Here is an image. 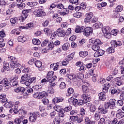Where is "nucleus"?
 Listing matches in <instances>:
<instances>
[{
	"mask_svg": "<svg viewBox=\"0 0 124 124\" xmlns=\"http://www.w3.org/2000/svg\"><path fill=\"white\" fill-rule=\"evenodd\" d=\"M31 10L30 9L23 10L20 19L22 21H24V20L27 19V17L29 16V13H31Z\"/></svg>",
	"mask_w": 124,
	"mask_h": 124,
	"instance_id": "obj_2",
	"label": "nucleus"
},
{
	"mask_svg": "<svg viewBox=\"0 0 124 124\" xmlns=\"http://www.w3.org/2000/svg\"><path fill=\"white\" fill-rule=\"evenodd\" d=\"M28 27V28H31L32 27H33V24L32 23H29L27 25H26V27H23V26H20L19 27L20 29L21 30H23V29H25V30H27V27Z\"/></svg>",
	"mask_w": 124,
	"mask_h": 124,
	"instance_id": "obj_46",
	"label": "nucleus"
},
{
	"mask_svg": "<svg viewBox=\"0 0 124 124\" xmlns=\"http://www.w3.org/2000/svg\"><path fill=\"white\" fill-rule=\"evenodd\" d=\"M69 13L66 12L65 10H64V12H60L61 15L62 16H68L69 15Z\"/></svg>",
	"mask_w": 124,
	"mask_h": 124,
	"instance_id": "obj_63",
	"label": "nucleus"
},
{
	"mask_svg": "<svg viewBox=\"0 0 124 124\" xmlns=\"http://www.w3.org/2000/svg\"><path fill=\"white\" fill-rule=\"evenodd\" d=\"M104 34L106 38H108L109 39L111 37V33H110V32H108Z\"/></svg>",
	"mask_w": 124,
	"mask_h": 124,
	"instance_id": "obj_61",
	"label": "nucleus"
},
{
	"mask_svg": "<svg viewBox=\"0 0 124 124\" xmlns=\"http://www.w3.org/2000/svg\"><path fill=\"white\" fill-rule=\"evenodd\" d=\"M30 115L31 116L29 118L30 121L33 122L36 121V119H37L38 117H39V112L36 111L34 113H31Z\"/></svg>",
	"mask_w": 124,
	"mask_h": 124,
	"instance_id": "obj_4",
	"label": "nucleus"
},
{
	"mask_svg": "<svg viewBox=\"0 0 124 124\" xmlns=\"http://www.w3.org/2000/svg\"><path fill=\"white\" fill-rule=\"evenodd\" d=\"M104 53L105 51L102 49H100L98 51H96L94 54V57L95 58H98V57H100L101 56H103L104 55Z\"/></svg>",
	"mask_w": 124,
	"mask_h": 124,
	"instance_id": "obj_14",
	"label": "nucleus"
},
{
	"mask_svg": "<svg viewBox=\"0 0 124 124\" xmlns=\"http://www.w3.org/2000/svg\"><path fill=\"white\" fill-rule=\"evenodd\" d=\"M47 96V93L43 91L42 92H39V99H42L44 97H46Z\"/></svg>",
	"mask_w": 124,
	"mask_h": 124,
	"instance_id": "obj_22",
	"label": "nucleus"
},
{
	"mask_svg": "<svg viewBox=\"0 0 124 124\" xmlns=\"http://www.w3.org/2000/svg\"><path fill=\"white\" fill-rule=\"evenodd\" d=\"M81 98H83V102L84 103H88L91 101V97L88 96V94L84 93L81 95Z\"/></svg>",
	"mask_w": 124,
	"mask_h": 124,
	"instance_id": "obj_11",
	"label": "nucleus"
},
{
	"mask_svg": "<svg viewBox=\"0 0 124 124\" xmlns=\"http://www.w3.org/2000/svg\"><path fill=\"white\" fill-rule=\"evenodd\" d=\"M10 111H13L15 114H18V113H20V111H21V113L22 112H24V113H26V111H24V109L22 108H20L19 110L18 109V108H11Z\"/></svg>",
	"mask_w": 124,
	"mask_h": 124,
	"instance_id": "obj_20",
	"label": "nucleus"
},
{
	"mask_svg": "<svg viewBox=\"0 0 124 124\" xmlns=\"http://www.w3.org/2000/svg\"><path fill=\"white\" fill-rule=\"evenodd\" d=\"M53 75H54V72H48L47 73V75L46 77V79H50L51 77H53Z\"/></svg>",
	"mask_w": 124,
	"mask_h": 124,
	"instance_id": "obj_49",
	"label": "nucleus"
},
{
	"mask_svg": "<svg viewBox=\"0 0 124 124\" xmlns=\"http://www.w3.org/2000/svg\"><path fill=\"white\" fill-rule=\"evenodd\" d=\"M66 87V84H65V83L64 82H62L60 85V88L61 89V90H63L64 89H65Z\"/></svg>",
	"mask_w": 124,
	"mask_h": 124,
	"instance_id": "obj_53",
	"label": "nucleus"
},
{
	"mask_svg": "<svg viewBox=\"0 0 124 124\" xmlns=\"http://www.w3.org/2000/svg\"><path fill=\"white\" fill-rule=\"evenodd\" d=\"M72 109V107H71V106H69L68 107H66L63 110L64 111V113H65V112H69V111H71V110Z\"/></svg>",
	"mask_w": 124,
	"mask_h": 124,
	"instance_id": "obj_50",
	"label": "nucleus"
},
{
	"mask_svg": "<svg viewBox=\"0 0 124 124\" xmlns=\"http://www.w3.org/2000/svg\"><path fill=\"white\" fill-rule=\"evenodd\" d=\"M116 102L117 101L114 99H110L108 102L105 104V108H110V109H114L116 106Z\"/></svg>",
	"mask_w": 124,
	"mask_h": 124,
	"instance_id": "obj_1",
	"label": "nucleus"
},
{
	"mask_svg": "<svg viewBox=\"0 0 124 124\" xmlns=\"http://www.w3.org/2000/svg\"><path fill=\"white\" fill-rule=\"evenodd\" d=\"M70 46V45L69 44V43H66L64 44L62 46V49L64 51H66L69 49V47Z\"/></svg>",
	"mask_w": 124,
	"mask_h": 124,
	"instance_id": "obj_27",
	"label": "nucleus"
},
{
	"mask_svg": "<svg viewBox=\"0 0 124 124\" xmlns=\"http://www.w3.org/2000/svg\"><path fill=\"white\" fill-rule=\"evenodd\" d=\"M1 83L6 89H10V88H11V84H10V82H9L7 78H4V79L1 81Z\"/></svg>",
	"mask_w": 124,
	"mask_h": 124,
	"instance_id": "obj_6",
	"label": "nucleus"
},
{
	"mask_svg": "<svg viewBox=\"0 0 124 124\" xmlns=\"http://www.w3.org/2000/svg\"><path fill=\"white\" fill-rule=\"evenodd\" d=\"M18 64L20 65V63H17L16 61H11L10 62V65L12 68H14L16 66H18Z\"/></svg>",
	"mask_w": 124,
	"mask_h": 124,
	"instance_id": "obj_26",
	"label": "nucleus"
},
{
	"mask_svg": "<svg viewBox=\"0 0 124 124\" xmlns=\"http://www.w3.org/2000/svg\"><path fill=\"white\" fill-rule=\"evenodd\" d=\"M42 102L45 104V105H47L49 103V100L48 99L43 98L42 99Z\"/></svg>",
	"mask_w": 124,
	"mask_h": 124,
	"instance_id": "obj_60",
	"label": "nucleus"
},
{
	"mask_svg": "<svg viewBox=\"0 0 124 124\" xmlns=\"http://www.w3.org/2000/svg\"><path fill=\"white\" fill-rule=\"evenodd\" d=\"M93 28H95V29H99V28H101V27H102V23L100 22H97L93 25Z\"/></svg>",
	"mask_w": 124,
	"mask_h": 124,
	"instance_id": "obj_43",
	"label": "nucleus"
},
{
	"mask_svg": "<svg viewBox=\"0 0 124 124\" xmlns=\"http://www.w3.org/2000/svg\"><path fill=\"white\" fill-rule=\"evenodd\" d=\"M99 99L102 101H105L106 100V94L105 93H103L102 92L98 94Z\"/></svg>",
	"mask_w": 124,
	"mask_h": 124,
	"instance_id": "obj_16",
	"label": "nucleus"
},
{
	"mask_svg": "<svg viewBox=\"0 0 124 124\" xmlns=\"http://www.w3.org/2000/svg\"><path fill=\"white\" fill-rule=\"evenodd\" d=\"M48 42H49V40H48V39L45 40L44 41H43V43L41 44V46L44 47L45 46H46V45L48 44Z\"/></svg>",
	"mask_w": 124,
	"mask_h": 124,
	"instance_id": "obj_58",
	"label": "nucleus"
},
{
	"mask_svg": "<svg viewBox=\"0 0 124 124\" xmlns=\"http://www.w3.org/2000/svg\"><path fill=\"white\" fill-rule=\"evenodd\" d=\"M32 43L34 45H40L41 42L38 39H33Z\"/></svg>",
	"mask_w": 124,
	"mask_h": 124,
	"instance_id": "obj_35",
	"label": "nucleus"
},
{
	"mask_svg": "<svg viewBox=\"0 0 124 124\" xmlns=\"http://www.w3.org/2000/svg\"><path fill=\"white\" fill-rule=\"evenodd\" d=\"M86 86V85H83L82 86V92H83V93H89V83H87Z\"/></svg>",
	"mask_w": 124,
	"mask_h": 124,
	"instance_id": "obj_23",
	"label": "nucleus"
},
{
	"mask_svg": "<svg viewBox=\"0 0 124 124\" xmlns=\"http://www.w3.org/2000/svg\"><path fill=\"white\" fill-rule=\"evenodd\" d=\"M63 101V98L62 97H55L52 100V103L54 104H56V103H59V102H62Z\"/></svg>",
	"mask_w": 124,
	"mask_h": 124,
	"instance_id": "obj_17",
	"label": "nucleus"
},
{
	"mask_svg": "<svg viewBox=\"0 0 124 124\" xmlns=\"http://www.w3.org/2000/svg\"><path fill=\"white\" fill-rule=\"evenodd\" d=\"M85 31V28L84 26H78L75 29V32L77 33H81V32H84Z\"/></svg>",
	"mask_w": 124,
	"mask_h": 124,
	"instance_id": "obj_13",
	"label": "nucleus"
},
{
	"mask_svg": "<svg viewBox=\"0 0 124 124\" xmlns=\"http://www.w3.org/2000/svg\"><path fill=\"white\" fill-rule=\"evenodd\" d=\"M55 80H57V76H52L50 78L47 79V81L49 83H53Z\"/></svg>",
	"mask_w": 124,
	"mask_h": 124,
	"instance_id": "obj_39",
	"label": "nucleus"
},
{
	"mask_svg": "<svg viewBox=\"0 0 124 124\" xmlns=\"http://www.w3.org/2000/svg\"><path fill=\"white\" fill-rule=\"evenodd\" d=\"M109 29L110 28L108 26L103 27L102 28V31L104 34H105V33H107V32H110Z\"/></svg>",
	"mask_w": 124,
	"mask_h": 124,
	"instance_id": "obj_29",
	"label": "nucleus"
},
{
	"mask_svg": "<svg viewBox=\"0 0 124 124\" xmlns=\"http://www.w3.org/2000/svg\"><path fill=\"white\" fill-rule=\"evenodd\" d=\"M83 16V14L81 12H77L74 14V17L75 18H81Z\"/></svg>",
	"mask_w": 124,
	"mask_h": 124,
	"instance_id": "obj_45",
	"label": "nucleus"
},
{
	"mask_svg": "<svg viewBox=\"0 0 124 124\" xmlns=\"http://www.w3.org/2000/svg\"><path fill=\"white\" fill-rule=\"evenodd\" d=\"M74 7H73V6L72 5H70L68 6V8H65V11H66V12L69 13L71 12L72 10H73Z\"/></svg>",
	"mask_w": 124,
	"mask_h": 124,
	"instance_id": "obj_41",
	"label": "nucleus"
},
{
	"mask_svg": "<svg viewBox=\"0 0 124 124\" xmlns=\"http://www.w3.org/2000/svg\"><path fill=\"white\" fill-rule=\"evenodd\" d=\"M108 108H98V110L99 111V113H101V114H107L108 113Z\"/></svg>",
	"mask_w": 124,
	"mask_h": 124,
	"instance_id": "obj_18",
	"label": "nucleus"
},
{
	"mask_svg": "<svg viewBox=\"0 0 124 124\" xmlns=\"http://www.w3.org/2000/svg\"><path fill=\"white\" fill-rule=\"evenodd\" d=\"M16 6L18 7L19 9L22 10V9H24V7H26V4L24 3H17L16 4Z\"/></svg>",
	"mask_w": 124,
	"mask_h": 124,
	"instance_id": "obj_38",
	"label": "nucleus"
},
{
	"mask_svg": "<svg viewBox=\"0 0 124 124\" xmlns=\"http://www.w3.org/2000/svg\"><path fill=\"white\" fill-rule=\"evenodd\" d=\"M89 42L99 45V46L100 45V44H101V41H100L99 39L95 40L93 38L89 40Z\"/></svg>",
	"mask_w": 124,
	"mask_h": 124,
	"instance_id": "obj_19",
	"label": "nucleus"
},
{
	"mask_svg": "<svg viewBox=\"0 0 124 124\" xmlns=\"http://www.w3.org/2000/svg\"><path fill=\"white\" fill-rule=\"evenodd\" d=\"M68 78L70 79V80L74 81L75 79H77V76H76L75 74H71L68 76Z\"/></svg>",
	"mask_w": 124,
	"mask_h": 124,
	"instance_id": "obj_33",
	"label": "nucleus"
},
{
	"mask_svg": "<svg viewBox=\"0 0 124 124\" xmlns=\"http://www.w3.org/2000/svg\"><path fill=\"white\" fill-rule=\"evenodd\" d=\"M19 86V83L17 81H14L12 83V86L14 87L15 88H17Z\"/></svg>",
	"mask_w": 124,
	"mask_h": 124,
	"instance_id": "obj_55",
	"label": "nucleus"
},
{
	"mask_svg": "<svg viewBox=\"0 0 124 124\" xmlns=\"http://www.w3.org/2000/svg\"><path fill=\"white\" fill-rule=\"evenodd\" d=\"M35 65L36 66V67L40 68L41 66H42V62H41L40 61H36L35 62Z\"/></svg>",
	"mask_w": 124,
	"mask_h": 124,
	"instance_id": "obj_47",
	"label": "nucleus"
},
{
	"mask_svg": "<svg viewBox=\"0 0 124 124\" xmlns=\"http://www.w3.org/2000/svg\"><path fill=\"white\" fill-rule=\"evenodd\" d=\"M77 79H81V80H82V79H84V74L78 73L77 76Z\"/></svg>",
	"mask_w": 124,
	"mask_h": 124,
	"instance_id": "obj_52",
	"label": "nucleus"
},
{
	"mask_svg": "<svg viewBox=\"0 0 124 124\" xmlns=\"http://www.w3.org/2000/svg\"><path fill=\"white\" fill-rule=\"evenodd\" d=\"M88 55V51H81L79 52V56L81 58H85Z\"/></svg>",
	"mask_w": 124,
	"mask_h": 124,
	"instance_id": "obj_32",
	"label": "nucleus"
},
{
	"mask_svg": "<svg viewBox=\"0 0 124 124\" xmlns=\"http://www.w3.org/2000/svg\"><path fill=\"white\" fill-rule=\"evenodd\" d=\"M55 111L59 112L60 117H64V110L60 106L54 107Z\"/></svg>",
	"mask_w": 124,
	"mask_h": 124,
	"instance_id": "obj_7",
	"label": "nucleus"
},
{
	"mask_svg": "<svg viewBox=\"0 0 124 124\" xmlns=\"http://www.w3.org/2000/svg\"><path fill=\"white\" fill-rule=\"evenodd\" d=\"M91 33H93V28L90 27L85 28L83 32V35L85 36H90Z\"/></svg>",
	"mask_w": 124,
	"mask_h": 124,
	"instance_id": "obj_8",
	"label": "nucleus"
},
{
	"mask_svg": "<svg viewBox=\"0 0 124 124\" xmlns=\"http://www.w3.org/2000/svg\"><path fill=\"white\" fill-rule=\"evenodd\" d=\"M84 120L85 124H94V122L91 121V120H90V118L88 117H86Z\"/></svg>",
	"mask_w": 124,
	"mask_h": 124,
	"instance_id": "obj_36",
	"label": "nucleus"
},
{
	"mask_svg": "<svg viewBox=\"0 0 124 124\" xmlns=\"http://www.w3.org/2000/svg\"><path fill=\"white\" fill-rule=\"evenodd\" d=\"M93 13H89L88 14H86L85 16L87 19H89L90 20H91V19L93 18Z\"/></svg>",
	"mask_w": 124,
	"mask_h": 124,
	"instance_id": "obj_51",
	"label": "nucleus"
},
{
	"mask_svg": "<svg viewBox=\"0 0 124 124\" xmlns=\"http://www.w3.org/2000/svg\"><path fill=\"white\" fill-rule=\"evenodd\" d=\"M123 6L118 5L115 9L116 11L117 12H121V11H123Z\"/></svg>",
	"mask_w": 124,
	"mask_h": 124,
	"instance_id": "obj_54",
	"label": "nucleus"
},
{
	"mask_svg": "<svg viewBox=\"0 0 124 124\" xmlns=\"http://www.w3.org/2000/svg\"><path fill=\"white\" fill-rule=\"evenodd\" d=\"M30 79V77H29V75L28 74H25L24 75H23L21 77L20 83L21 84H23V85H25V86H28V84H27L29 82V80Z\"/></svg>",
	"mask_w": 124,
	"mask_h": 124,
	"instance_id": "obj_3",
	"label": "nucleus"
},
{
	"mask_svg": "<svg viewBox=\"0 0 124 124\" xmlns=\"http://www.w3.org/2000/svg\"><path fill=\"white\" fill-rule=\"evenodd\" d=\"M59 37H64L65 36V32L62 28H59L56 31Z\"/></svg>",
	"mask_w": 124,
	"mask_h": 124,
	"instance_id": "obj_10",
	"label": "nucleus"
},
{
	"mask_svg": "<svg viewBox=\"0 0 124 124\" xmlns=\"http://www.w3.org/2000/svg\"><path fill=\"white\" fill-rule=\"evenodd\" d=\"M93 118L95 121H98L100 119V116H99V112H96L95 113Z\"/></svg>",
	"mask_w": 124,
	"mask_h": 124,
	"instance_id": "obj_40",
	"label": "nucleus"
},
{
	"mask_svg": "<svg viewBox=\"0 0 124 124\" xmlns=\"http://www.w3.org/2000/svg\"><path fill=\"white\" fill-rule=\"evenodd\" d=\"M34 15L38 17H42L46 15V13L42 11V9H38L33 12Z\"/></svg>",
	"mask_w": 124,
	"mask_h": 124,
	"instance_id": "obj_5",
	"label": "nucleus"
},
{
	"mask_svg": "<svg viewBox=\"0 0 124 124\" xmlns=\"http://www.w3.org/2000/svg\"><path fill=\"white\" fill-rule=\"evenodd\" d=\"M10 21L11 24H16V23L18 22V18H17L16 17L12 18L10 19Z\"/></svg>",
	"mask_w": 124,
	"mask_h": 124,
	"instance_id": "obj_48",
	"label": "nucleus"
},
{
	"mask_svg": "<svg viewBox=\"0 0 124 124\" xmlns=\"http://www.w3.org/2000/svg\"><path fill=\"white\" fill-rule=\"evenodd\" d=\"M9 70H10V68H9V67H8L7 68V67L3 66V68L1 70V72H5V71H9Z\"/></svg>",
	"mask_w": 124,
	"mask_h": 124,
	"instance_id": "obj_59",
	"label": "nucleus"
},
{
	"mask_svg": "<svg viewBox=\"0 0 124 124\" xmlns=\"http://www.w3.org/2000/svg\"><path fill=\"white\" fill-rule=\"evenodd\" d=\"M90 111H91L92 113H93V112H95V110H96V107L95 106H91L90 107Z\"/></svg>",
	"mask_w": 124,
	"mask_h": 124,
	"instance_id": "obj_56",
	"label": "nucleus"
},
{
	"mask_svg": "<svg viewBox=\"0 0 124 124\" xmlns=\"http://www.w3.org/2000/svg\"><path fill=\"white\" fill-rule=\"evenodd\" d=\"M64 121V117L56 116L54 120V124H60L61 123H62Z\"/></svg>",
	"mask_w": 124,
	"mask_h": 124,
	"instance_id": "obj_9",
	"label": "nucleus"
},
{
	"mask_svg": "<svg viewBox=\"0 0 124 124\" xmlns=\"http://www.w3.org/2000/svg\"><path fill=\"white\" fill-rule=\"evenodd\" d=\"M17 40L19 42H22L23 43L27 40V39L26 38V37L24 36H19L17 38Z\"/></svg>",
	"mask_w": 124,
	"mask_h": 124,
	"instance_id": "obj_30",
	"label": "nucleus"
},
{
	"mask_svg": "<svg viewBox=\"0 0 124 124\" xmlns=\"http://www.w3.org/2000/svg\"><path fill=\"white\" fill-rule=\"evenodd\" d=\"M0 99H1L0 101L1 103L7 102V98H6V95L4 94H1L0 95Z\"/></svg>",
	"mask_w": 124,
	"mask_h": 124,
	"instance_id": "obj_21",
	"label": "nucleus"
},
{
	"mask_svg": "<svg viewBox=\"0 0 124 124\" xmlns=\"http://www.w3.org/2000/svg\"><path fill=\"white\" fill-rule=\"evenodd\" d=\"M112 46L117 47V41L115 40H112L110 42Z\"/></svg>",
	"mask_w": 124,
	"mask_h": 124,
	"instance_id": "obj_64",
	"label": "nucleus"
},
{
	"mask_svg": "<svg viewBox=\"0 0 124 124\" xmlns=\"http://www.w3.org/2000/svg\"><path fill=\"white\" fill-rule=\"evenodd\" d=\"M15 6H17V3L14 2L9 5V8H14Z\"/></svg>",
	"mask_w": 124,
	"mask_h": 124,
	"instance_id": "obj_62",
	"label": "nucleus"
},
{
	"mask_svg": "<svg viewBox=\"0 0 124 124\" xmlns=\"http://www.w3.org/2000/svg\"><path fill=\"white\" fill-rule=\"evenodd\" d=\"M59 64H60V62H57L56 63H54L53 70H54V71L56 70H58V69L59 68Z\"/></svg>",
	"mask_w": 124,
	"mask_h": 124,
	"instance_id": "obj_57",
	"label": "nucleus"
},
{
	"mask_svg": "<svg viewBox=\"0 0 124 124\" xmlns=\"http://www.w3.org/2000/svg\"><path fill=\"white\" fill-rule=\"evenodd\" d=\"M78 120V116H71L70 117V121L71 122H76Z\"/></svg>",
	"mask_w": 124,
	"mask_h": 124,
	"instance_id": "obj_44",
	"label": "nucleus"
},
{
	"mask_svg": "<svg viewBox=\"0 0 124 124\" xmlns=\"http://www.w3.org/2000/svg\"><path fill=\"white\" fill-rule=\"evenodd\" d=\"M44 31L46 35H50L52 33V30L49 28H45L44 29Z\"/></svg>",
	"mask_w": 124,
	"mask_h": 124,
	"instance_id": "obj_31",
	"label": "nucleus"
},
{
	"mask_svg": "<svg viewBox=\"0 0 124 124\" xmlns=\"http://www.w3.org/2000/svg\"><path fill=\"white\" fill-rule=\"evenodd\" d=\"M93 45L92 46V50L93 51H96L97 52L99 49H100V47L99 46V45H96V44H93Z\"/></svg>",
	"mask_w": 124,
	"mask_h": 124,
	"instance_id": "obj_28",
	"label": "nucleus"
},
{
	"mask_svg": "<svg viewBox=\"0 0 124 124\" xmlns=\"http://www.w3.org/2000/svg\"><path fill=\"white\" fill-rule=\"evenodd\" d=\"M120 93H121V90L119 89L117 90L116 89H113L111 91V94H115V93H116L117 94H119Z\"/></svg>",
	"mask_w": 124,
	"mask_h": 124,
	"instance_id": "obj_42",
	"label": "nucleus"
},
{
	"mask_svg": "<svg viewBox=\"0 0 124 124\" xmlns=\"http://www.w3.org/2000/svg\"><path fill=\"white\" fill-rule=\"evenodd\" d=\"M124 117V112L121 109H118L117 111L116 117L118 119H122Z\"/></svg>",
	"mask_w": 124,
	"mask_h": 124,
	"instance_id": "obj_15",
	"label": "nucleus"
},
{
	"mask_svg": "<svg viewBox=\"0 0 124 124\" xmlns=\"http://www.w3.org/2000/svg\"><path fill=\"white\" fill-rule=\"evenodd\" d=\"M24 120V116H19L18 119H16L15 120V124H20L22 123V121Z\"/></svg>",
	"mask_w": 124,
	"mask_h": 124,
	"instance_id": "obj_25",
	"label": "nucleus"
},
{
	"mask_svg": "<svg viewBox=\"0 0 124 124\" xmlns=\"http://www.w3.org/2000/svg\"><path fill=\"white\" fill-rule=\"evenodd\" d=\"M115 51L116 50L114 47H110L106 50V52L107 54H113V53H115Z\"/></svg>",
	"mask_w": 124,
	"mask_h": 124,
	"instance_id": "obj_24",
	"label": "nucleus"
},
{
	"mask_svg": "<svg viewBox=\"0 0 124 124\" xmlns=\"http://www.w3.org/2000/svg\"><path fill=\"white\" fill-rule=\"evenodd\" d=\"M69 103H72V105H74L75 107L78 106V100L75 99L74 98H71L68 99Z\"/></svg>",
	"mask_w": 124,
	"mask_h": 124,
	"instance_id": "obj_12",
	"label": "nucleus"
},
{
	"mask_svg": "<svg viewBox=\"0 0 124 124\" xmlns=\"http://www.w3.org/2000/svg\"><path fill=\"white\" fill-rule=\"evenodd\" d=\"M4 107L6 108H11V107H13V104L12 102H7L4 104Z\"/></svg>",
	"mask_w": 124,
	"mask_h": 124,
	"instance_id": "obj_37",
	"label": "nucleus"
},
{
	"mask_svg": "<svg viewBox=\"0 0 124 124\" xmlns=\"http://www.w3.org/2000/svg\"><path fill=\"white\" fill-rule=\"evenodd\" d=\"M36 79V78L35 77H33L29 79V80H28V82L27 83L28 84V87H29V86H30L31 83H35Z\"/></svg>",
	"mask_w": 124,
	"mask_h": 124,
	"instance_id": "obj_34",
	"label": "nucleus"
}]
</instances>
